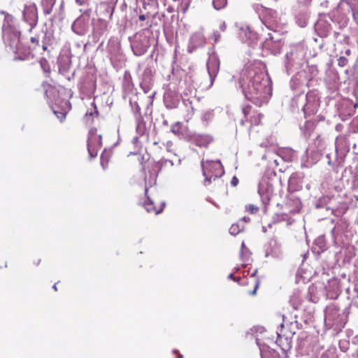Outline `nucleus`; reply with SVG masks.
I'll return each mask as SVG.
<instances>
[{
    "instance_id": "f257e3e1",
    "label": "nucleus",
    "mask_w": 358,
    "mask_h": 358,
    "mask_svg": "<svg viewBox=\"0 0 358 358\" xmlns=\"http://www.w3.org/2000/svg\"><path fill=\"white\" fill-rule=\"evenodd\" d=\"M248 101L261 106L272 93L271 80L261 68L248 69Z\"/></svg>"
},
{
    "instance_id": "f03ea898",
    "label": "nucleus",
    "mask_w": 358,
    "mask_h": 358,
    "mask_svg": "<svg viewBox=\"0 0 358 358\" xmlns=\"http://www.w3.org/2000/svg\"><path fill=\"white\" fill-rule=\"evenodd\" d=\"M201 166L203 174L205 176L204 185L206 186L224 173V168L220 161L202 162Z\"/></svg>"
},
{
    "instance_id": "7ed1b4c3",
    "label": "nucleus",
    "mask_w": 358,
    "mask_h": 358,
    "mask_svg": "<svg viewBox=\"0 0 358 358\" xmlns=\"http://www.w3.org/2000/svg\"><path fill=\"white\" fill-rule=\"evenodd\" d=\"M3 36L6 47L17 54L20 50V32L16 30L8 29L4 31Z\"/></svg>"
},
{
    "instance_id": "20e7f679",
    "label": "nucleus",
    "mask_w": 358,
    "mask_h": 358,
    "mask_svg": "<svg viewBox=\"0 0 358 358\" xmlns=\"http://www.w3.org/2000/svg\"><path fill=\"white\" fill-rule=\"evenodd\" d=\"M338 198V196H323L315 201V208H325L327 210H331L332 214L336 215V211L338 209V201H337Z\"/></svg>"
},
{
    "instance_id": "39448f33",
    "label": "nucleus",
    "mask_w": 358,
    "mask_h": 358,
    "mask_svg": "<svg viewBox=\"0 0 358 358\" xmlns=\"http://www.w3.org/2000/svg\"><path fill=\"white\" fill-rule=\"evenodd\" d=\"M101 146V136L97 135L96 129H92L87 139V150L90 155L94 157L97 155L98 148Z\"/></svg>"
},
{
    "instance_id": "423d86ee",
    "label": "nucleus",
    "mask_w": 358,
    "mask_h": 358,
    "mask_svg": "<svg viewBox=\"0 0 358 358\" xmlns=\"http://www.w3.org/2000/svg\"><path fill=\"white\" fill-rule=\"evenodd\" d=\"M306 103L302 106L305 115L314 114L318 106V99L317 98L316 93L313 91L308 92L306 95Z\"/></svg>"
},
{
    "instance_id": "0eeeda50",
    "label": "nucleus",
    "mask_w": 358,
    "mask_h": 358,
    "mask_svg": "<svg viewBox=\"0 0 358 358\" xmlns=\"http://www.w3.org/2000/svg\"><path fill=\"white\" fill-rule=\"evenodd\" d=\"M24 20L29 23L31 26L29 31L35 27L38 23V12L36 6L34 3H31L25 6L23 11Z\"/></svg>"
},
{
    "instance_id": "6e6552de",
    "label": "nucleus",
    "mask_w": 358,
    "mask_h": 358,
    "mask_svg": "<svg viewBox=\"0 0 358 358\" xmlns=\"http://www.w3.org/2000/svg\"><path fill=\"white\" fill-rule=\"evenodd\" d=\"M304 175L303 173H293L288 180V188L291 192L299 191L303 188Z\"/></svg>"
},
{
    "instance_id": "1a4fd4ad",
    "label": "nucleus",
    "mask_w": 358,
    "mask_h": 358,
    "mask_svg": "<svg viewBox=\"0 0 358 358\" xmlns=\"http://www.w3.org/2000/svg\"><path fill=\"white\" fill-rule=\"evenodd\" d=\"M258 192L264 204H268L273 192V185L263 180L259 184Z\"/></svg>"
},
{
    "instance_id": "9d476101",
    "label": "nucleus",
    "mask_w": 358,
    "mask_h": 358,
    "mask_svg": "<svg viewBox=\"0 0 358 358\" xmlns=\"http://www.w3.org/2000/svg\"><path fill=\"white\" fill-rule=\"evenodd\" d=\"M143 206L148 213L157 215L163 211L165 203L164 201H160L158 204H156L152 199L146 196V199L143 203Z\"/></svg>"
},
{
    "instance_id": "9b49d317",
    "label": "nucleus",
    "mask_w": 358,
    "mask_h": 358,
    "mask_svg": "<svg viewBox=\"0 0 358 358\" xmlns=\"http://www.w3.org/2000/svg\"><path fill=\"white\" fill-rule=\"evenodd\" d=\"M282 254L281 245L275 238H272L266 249V257H279Z\"/></svg>"
},
{
    "instance_id": "f8f14e48",
    "label": "nucleus",
    "mask_w": 358,
    "mask_h": 358,
    "mask_svg": "<svg viewBox=\"0 0 358 358\" xmlns=\"http://www.w3.org/2000/svg\"><path fill=\"white\" fill-rule=\"evenodd\" d=\"M327 296L330 299H336L341 294L339 282L337 279L332 278L328 280V285L325 287Z\"/></svg>"
},
{
    "instance_id": "ddd939ff",
    "label": "nucleus",
    "mask_w": 358,
    "mask_h": 358,
    "mask_svg": "<svg viewBox=\"0 0 358 358\" xmlns=\"http://www.w3.org/2000/svg\"><path fill=\"white\" fill-rule=\"evenodd\" d=\"M265 333L266 329L263 326L260 325L254 326L250 329V331L248 332V334L255 339V343L259 346V348H260L261 341L263 339Z\"/></svg>"
},
{
    "instance_id": "4468645a",
    "label": "nucleus",
    "mask_w": 358,
    "mask_h": 358,
    "mask_svg": "<svg viewBox=\"0 0 358 358\" xmlns=\"http://www.w3.org/2000/svg\"><path fill=\"white\" fill-rule=\"evenodd\" d=\"M286 57L288 64L293 66L294 64L301 61L303 57V50L301 48L296 47L293 48L287 53Z\"/></svg>"
},
{
    "instance_id": "2eb2a0df",
    "label": "nucleus",
    "mask_w": 358,
    "mask_h": 358,
    "mask_svg": "<svg viewBox=\"0 0 358 358\" xmlns=\"http://www.w3.org/2000/svg\"><path fill=\"white\" fill-rule=\"evenodd\" d=\"M43 87L44 89L45 96L48 99L54 101L59 96V91L56 87L49 83H44Z\"/></svg>"
},
{
    "instance_id": "dca6fc26",
    "label": "nucleus",
    "mask_w": 358,
    "mask_h": 358,
    "mask_svg": "<svg viewBox=\"0 0 358 358\" xmlns=\"http://www.w3.org/2000/svg\"><path fill=\"white\" fill-rule=\"evenodd\" d=\"M315 30L321 37H327L331 31L330 24L326 22H318L315 24Z\"/></svg>"
},
{
    "instance_id": "f3484780",
    "label": "nucleus",
    "mask_w": 358,
    "mask_h": 358,
    "mask_svg": "<svg viewBox=\"0 0 358 358\" xmlns=\"http://www.w3.org/2000/svg\"><path fill=\"white\" fill-rule=\"evenodd\" d=\"M296 22L301 27H305L307 24L309 19V13L307 9H304L302 10H300L296 15Z\"/></svg>"
},
{
    "instance_id": "a211bd4d",
    "label": "nucleus",
    "mask_w": 358,
    "mask_h": 358,
    "mask_svg": "<svg viewBox=\"0 0 358 358\" xmlns=\"http://www.w3.org/2000/svg\"><path fill=\"white\" fill-rule=\"evenodd\" d=\"M251 40V44L252 49L257 48L259 50L262 48V43H258V34L255 32H252L250 31V29L249 27H248V40Z\"/></svg>"
},
{
    "instance_id": "6ab92c4d",
    "label": "nucleus",
    "mask_w": 358,
    "mask_h": 358,
    "mask_svg": "<svg viewBox=\"0 0 358 358\" xmlns=\"http://www.w3.org/2000/svg\"><path fill=\"white\" fill-rule=\"evenodd\" d=\"M245 217H244L243 218V220L240 221L238 223L233 224L231 227L229 228V233L232 235H237L240 232L243 231L244 230V225L243 222H245Z\"/></svg>"
},
{
    "instance_id": "aec40b11",
    "label": "nucleus",
    "mask_w": 358,
    "mask_h": 358,
    "mask_svg": "<svg viewBox=\"0 0 358 358\" xmlns=\"http://www.w3.org/2000/svg\"><path fill=\"white\" fill-rule=\"evenodd\" d=\"M196 145L199 147H207L211 139L210 136L205 135H199L194 138Z\"/></svg>"
},
{
    "instance_id": "412c9836",
    "label": "nucleus",
    "mask_w": 358,
    "mask_h": 358,
    "mask_svg": "<svg viewBox=\"0 0 358 358\" xmlns=\"http://www.w3.org/2000/svg\"><path fill=\"white\" fill-rule=\"evenodd\" d=\"M336 315L339 316V309L334 308L329 309L327 317L329 318V320H334V324L341 325L343 323V322L341 320L336 318ZM345 323V322H343V324Z\"/></svg>"
},
{
    "instance_id": "4be33fe9",
    "label": "nucleus",
    "mask_w": 358,
    "mask_h": 358,
    "mask_svg": "<svg viewBox=\"0 0 358 358\" xmlns=\"http://www.w3.org/2000/svg\"><path fill=\"white\" fill-rule=\"evenodd\" d=\"M257 271V269H255L250 276V283L253 285V289L250 292V295H255L259 286L260 280L255 276Z\"/></svg>"
},
{
    "instance_id": "5701e85b",
    "label": "nucleus",
    "mask_w": 358,
    "mask_h": 358,
    "mask_svg": "<svg viewBox=\"0 0 358 358\" xmlns=\"http://www.w3.org/2000/svg\"><path fill=\"white\" fill-rule=\"evenodd\" d=\"M259 351L262 358H280L279 353L274 350H262L259 348Z\"/></svg>"
},
{
    "instance_id": "b1692460",
    "label": "nucleus",
    "mask_w": 358,
    "mask_h": 358,
    "mask_svg": "<svg viewBox=\"0 0 358 358\" xmlns=\"http://www.w3.org/2000/svg\"><path fill=\"white\" fill-rule=\"evenodd\" d=\"M54 5L55 0H42L44 14L46 15L50 14Z\"/></svg>"
},
{
    "instance_id": "393cba45",
    "label": "nucleus",
    "mask_w": 358,
    "mask_h": 358,
    "mask_svg": "<svg viewBox=\"0 0 358 358\" xmlns=\"http://www.w3.org/2000/svg\"><path fill=\"white\" fill-rule=\"evenodd\" d=\"M218 62L215 59H210L208 64V71L210 76L213 74L215 75L218 71Z\"/></svg>"
},
{
    "instance_id": "a878e982",
    "label": "nucleus",
    "mask_w": 358,
    "mask_h": 358,
    "mask_svg": "<svg viewBox=\"0 0 358 358\" xmlns=\"http://www.w3.org/2000/svg\"><path fill=\"white\" fill-rule=\"evenodd\" d=\"M315 245L319 248L317 253L323 252L326 249V240L324 236H320L315 240Z\"/></svg>"
},
{
    "instance_id": "bb28decb",
    "label": "nucleus",
    "mask_w": 358,
    "mask_h": 358,
    "mask_svg": "<svg viewBox=\"0 0 358 358\" xmlns=\"http://www.w3.org/2000/svg\"><path fill=\"white\" fill-rule=\"evenodd\" d=\"M39 64L41 65V69H43V71L45 73H50V71H51L50 66L48 61L45 58H44V57L41 58L39 60Z\"/></svg>"
},
{
    "instance_id": "cd10ccee",
    "label": "nucleus",
    "mask_w": 358,
    "mask_h": 358,
    "mask_svg": "<svg viewBox=\"0 0 358 358\" xmlns=\"http://www.w3.org/2000/svg\"><path fill=\"white\" fill-rule=\"evenodd\" d=\"M314 145L319 152H322L325 148L324 142L320 136H317L314 140Z\"/></svg>"
},
{
    "instance_id": "c85d7f7f",
    "label": "nucleus",
    "mask_w": 358,
    "mask_h": 358,
    "mask_svg": "<svg viewBox=\"0 0 358 358\" xmlns=\"http://www.w3.org/2000/svg\"><path fill=\"white\" fill-rule=\"evenodd\" d=\"M284 327V324L282 323L280 324V328L282 329ZM278 338H277V340H276V343L278 345H279L280 346L282 345L283 343H282V338L283 337H285V339L287 342V345H289V341H288V338L286 335L283 334L282 335V329H280V333L278 332ZM289 348V346H288Z\"/></svg>"
},
{
    "instance_id": "c756f323",
    "label": "nucleus",
    "mask_w": 358,
    "mask_h": 358,
    "mask_svg": "<svg viewBox=\"0 0 358 358\" xmlns=\"http://www.w3.org/2000/svg\"><path fill=\"white\" fill-rule=\"evenodd\" d=\"M345 2L350 6L353 15L358 13V0H344Z\"/></svg>"
},
{
    "instance_id": "7c9ffc66",
    "label": "nucleus",
    "mask_w": 358,
    "mask_h": 358,
    "mask_svg": "<svg viewBox=\"0 0 358 358\" xmlns=\"http://www.w3.org/2000/svg\"><path fill=\"white\" fill-rule=\"evenodd\" d=\"M227 4V0H213V5L216 10L224 8Z\"/></svg>"
},
{
    "instance_id": "2f4dec72",
    "label": "nucleus",
    "mask_w": 358,
    "mask_h": 358,
    "mask_svg": "<svg viewBox=\"0 0 358 358\" xmlns=\"http://www.w3.org/2000/svg\"><path fill=\"white\" fill-rule=\"evenodd\" d=\"M303 99H304V96L303 94H299V95L296 96L292 100V106L293 107L296 106L298 108L299 101L301 102V105L303 106Z\"/></svg>"
},
{
    "instance_id": "473e14b6",
    "label": "nucleus",
    "mask_w": 358,
    "mask_h": 358,
    "mask_svg": "<svg viewBox=\"0 0 358 358\" xmlns=\"http://www.w3.org/2000/svg\"><path fill=\"white\" fill-rule=\"evenodd\" d=\"M54 113L61 122H63L66 119L67 112L63 110L58 111L55 110Z\"/></svg>"
},
{
    "instance_id": "72a5a7b5",
    "label": "nucleus",
    "mask_w": 358,
    "mask_h": 358,
    "mask_svg": "<svg viewBox=\"0 0 358 358\" xmlns=\"http://www.w3.org/2000/svg\"><path fill=\"white\" fill-rule=\"evenodd\" d=\"M348 63V59L344 57V56H341L338 59V64L339 66L341 67H343V66H345Z\"/></svg>"
},
{
    "instance_id": "f704fd0d",
    "label": "nucleus",
    "mask_w": 358,
    "mask_h": 358,
    "mask_svg": "<svg viewBox=\"0 0 358 358\" xmlns=\"http://www.w3.org/2000/svg\"><path fill=\"white\" fill-rule=\"evenodd\" d=\"M31 43L33 44V49H36L39 46V37L38 36H32L30 38Z\"/></svg>"
},
{
    "instance_id": "c9c22d12",
    "label": "nucleus",
    "mask_w": 358,
    "mask_h": 358,
    "mask_svg": "<svg viewBox=\"0 0 358 358\" xmlns=\"http://www.w3.org/2000/svg\"><path fill=\"white\" fill-rule=\"evenodd\" d=\"M244 84H245L244 78H241L239 80V87L242 89V92H243V94L246 95V92H245V88H244Z\"/></svg>"
},
{
    "instance_id": "e433bc0d",
    "label": "nucleus",
    "mask_w": 358,
    "mask_h": 358,
    "mask_svg": "<svg viewBox=\"0 0 358 358\" xmlns=\"http://www.w3.org/2000/svg\"><path fill=\"white\" fill-rule=\"evenodd\" d=\"M31 56L33 57V55L31 54L30 52H29L24 57L18 56V57H15V59H20V60H24V59H29V57H31Z\"/></svg>"
},
{
    "instance_id": "4c0bfd02",
    "label": "nucleus",
    "mask_w": 358,
    "mask_h": 358,
    "mask_svg": "<svg viewBox=\"0 0 358 358\" xmlns=\"http://www.w3.org/2000/svg\"><path fill=\"white\" fill-rule=\"evenodd\" d=\"M180 127V123H177L174 125H173L172 128H171V131L174 133V134H177V133H179V129Z\"/></svg>"
},
{
    "instance_id": "58836bf2",
    "label": "nucleus",
    "mask_w": 358,
    "mask_h": 358,
    "mask_svg": "<svg viewBox=\"0 0 358 358\" xmlns=\"http://www.w3.org/2000/svg\"><path fill=\"white\" fill-rule=\"evenodd\" d=\"M141 87L145 93H148L150 91V87L149 85H146L145 83H143L141 84Z\"/></svg>"
},
{
    "instance_id": "ea45409f",
    "label": "nucleus",
    "mask_w": 358,
    "mask_h": 358,
    "mask_svg": "<svg viewBox=\"0 0 358 358\" xmlns=\"http://www.w3.org/2000/svg\"><path fill=\"white\" fill-rule=\"evenodd\" d=\"M249 210L251 213H256L259 210V208L255 206L254 205L249 206Z\"/></svg>"
},
{
    "instance_id": "a19ab883",
    "label": "nucleus",
    "mask_w": 358,
    "mask_h": 358,
    "mask_svg": "<svg viewBox=\"0 0 358 358\" xmlns=\"http://www.w3.org/2000/svg\"><path fill=\"white\" fill-rule=\"evenodd\" d=\"M238 183V179L236 176H234L231 179V184L232 186L236 187Z\"/></svg>"
},
{
    "instance_id": "79ce46f5",
    "label": "nucleus",
    "mask_w": 358,
    "mask_h": 358,
    "mask_svg": "<svg viewBox=\"0 0 358 358\" xmlns=\"http://www.w3.org/2000/svg\"><path fill=\"white\" fill-rule=\"evenodd\" d=\"M229 278L234 279V280L239 282V280L241 279L240 276H235L234 277V274L231 273L229 275Z\"/></svg>"
},
{
    "instance_id": "37998d69",
    "label": "nucleus",
    "mask_w": 358,
    "mask_h": 358,
    "mask_svg": "<svg viewBox=\"0 0 358 358\" xmlns=\"http://www.w3.org/2000/svg\"><path fill=\"white\" fill-rule=\"evenodd\" d=\"M157 170H158V165L157 164L153 165L152 171L155 172L154 179H155V178L157 177Z\"/></svg>"
},
{
    "instance_id": "c03bdc74",
    "label": "nucleus",
    "mask_w": 358,
    "mask_h": 358,
    "mask_svg": "<svg viewBox=\"0 0 358 358\" xmlns=\"http://www.w3.org/2000/svg\"><path fill=\"white\" fill-rule=\"evenodd\" d=\"M88 0H76V3L80 6H83L87 3Z\"/></svg>"
},
{
    "instance_id": "a18cd8bd",
    "label": "nucleus",
    "mask_w": 358,
    "mask_h": 358,
    "mask_svg": "<svg viewBox=\"0 0 358 358\" xmlns=\"http://www.w3.org/2000/svg\"><path fill=\"white\" fill-rule=\"evenodd\" d=\"M312 0H302L301 3L304 5V6H308L310 4V3L311 2Z\"/></svg>"
},
{
    "instance_id": "49530a36",
    "label": "nucleus",
    "mask_w": 358,
    "mask_h": 358,
    "mask_svg": "<svg viewBox=\"0 0 358 358\" xmlns=\"http://www.w3.org/2000/svg\"><path fill=\"white\" fill-rule=\"evenodd\" d=\"M214 36H215V42H217L218 41L219 38L220 37V35L215 33Z\"/></svg>"
},
{
    "instance_id": "de8ad7c7",
    "label": "nucleus",
    "mask_w": 358,
    "mask_h": 358,
    "mask_svg": "<svg viewBox=\"0 0 358 358\" xmlns=\"http://www.w3.org/2000/svg\"><path fill=\"white\" fill-rule=\"evenodd\" d=\"M145 19H146V16L145 15H141L139 16V20L141 21H144V20H145Z\"/></svg>"
},
{
    "instance_id": "09e8293b",
    "label": "nucleus",
    "mask_w": 358,
    "mask_h": 358,
    "mask_svg": "<svg viewBox=\"0 0 358 358\" xmlns=\"http://www.w3.org/2000/svg\"><path fill=\"white\" fill-rule=\"evenodd\" d=\"M40 262H41V259H37L36 261H34V264L36 265V266H38L40 264Z\"/></svg>"
},
{
    "instance_id": "8fccbe9b",
    "label": "nucleus",
    "mask_w": 358,
    "mask_h": 358,
    "mask_svg": "<svg viewBox=\"0 0 358 358\" xmlns=\"http://www.w3.org/2000/svg\"><path fill=\"white\" fill-rule=\"evenodd\" d=\"M345 53L346 55L348 56V55H350L351 50L350 49H348V50H345Z\"/></svg>"
},
{
    "instance_id": "3c124183",
    "label": "nucleus",
    "mask_w": 358,
    "mask_h": 358,
    "mask_svg": "<svg viewBox=\"0 0 358 358\" xmlns=\"http://www.w3.org/2000/svg\"><path fill=\"white\" fill-rule=\"evenodd\" d=\"M245 247V243L244 241L242 242V244H241V252H243V248Z\"/></svg>"
},
{
    "instance_id": "603ef678",
    "label": "nucleus",
    "mask_w": 358,
    "mask_h": 358,
    "mask_svg": "<svg viewBox=\"0 0 358 358\" xmlns=\"http://www.w3.org/2000/svg\"><path fill=\"white\" fill-rule=\"evenodd\" d=\"M269 39L271 40V41H278V40H275L274 37L273 36H269Z\"/></svg>"
},
{
    "instance_id": "864d4df0",
    "label": "nucleus",
    "mask_w": 358,
    "mask_h": 358,
    "mask_svg": "<svg viewBox=\"0 0 358 358\" xmlns=\"http://www.w3.org/2000/svg\"><path fill=\"white\" fill-rule=\"evenodd\" d=\"M43 50L44 51H46V50H48V47H47V45H43Z\"/></svg>"
},
{
    "instance_id": "5fc2aeb1",
    "label": "nucleus",
    "mask_w": 358,
    "mask_h": 358,
    "mask_svg": "<svg viewBox=\"0 0 358 358\" xmlns=\"http://www.w3.org/2000/svg\"><path fill=\"white\" fill-rule=\"evenodd\" d=\"M53 289L57 291V283H55L54 285H53Z\"/></svg>"
},
{
    "instance_id": "6e6d98bb",
    "label": "nucleus",
    "mask_w": 358,
    "mask_h": 358,
    "mask_svg": "<svg viewBox=\"0 0 358 358\" xmlns=\"http://www.w3.org/2000/svg\"><path fill=\"white\" fill-rule=\"evenodd\" d=\"M242 110H243V113L246 115V110H245V108H242Z\"/></svg>"
},
{
    "instance_id": "4d7b16f0",
    "label": "nucleus",
    "mask_w": 358,
    "mask_h": 358,
    "mask_svg": "<svg viewBox=\"0 0 358 358\" xmlns=\"http://www.w3.org/2000/svg\"><path fill=\"white\" fill-rule=\"evenodd\" d=\"M273 162L276 164V166L278 165V162L277 159H274Z\"/></svg>"
},
{
    "instance_id": "13d9d810",
    "label": "nucleus",
    "mask_w": 358,
    "mask_h": 358,
    "mask_svg": "<svg viewBox=\"0 0 358 358\" xmlns=\"http://www.w3.org/2000/svg\"><path fill=\"white\" fill-rule=\"evenodd\" d=\"M177 358H182V355L178 354V357H177Z\"/></svg>"
},
{
    "instance_id": "bf43d9fd",
    "label": "nucleus",
    "mask_w": 358,
    "mask_h": 358,
    "mask_svg": "<svg viewBox=\"0 0 358 358\" xmlns=\"http://www.w3.org/2000/svg\"><path fill=\"white\" fill-rule=\"evenodd\" d=\"M354 107H355V108L358 107V103H356L355 104Z\"/></svg>"
},
{
    "instance_id": "052dcab7",
    "label": "nucleus",
    "mask_w": 358,
    "mask_h": 358,
    "mask_svg": "<svg viewBox=\"0 0 358 358\" xmlns=\"http://www.w3.org/2000/svg\"><path fill=\"white\" fill-rule=\"evenodd\" d=\"M341 350H342L343 352H345V351L346 350V349H345V348H343V347H341Z\"/></svg>"
},
{
    "instance_id": "680f3d73",
    "label": "nucleus",
    "mask_w": 358,
    "mask_h": 358,
    "mask_svg": "<svg viewBox=\"0 0 358 358\" xmlns=\"http://www.w3.org/2000/svg\"><path fill=\"white\" fill-rule=\"evenodd\" d=\"M173 352L176 354H178V352L177 350H173Z\"/></svg>"
},
{
    "instance_id": "e2e57ef3",
    "label": "nucleus",
    "mask_w": 358,
    "mask_h": 358,
    "mask_svg": "<svg viewBox=\"0 0 358 358\" xmlns=\"http://www.w3.org/2000/svg\"><path fill=\"white\" fill-rule=\"evenodd\" d=\"M265 158H266V155H264L262 156V159H265Z\"/></svg>"
},
{
    "instance_id": "0e129e2a",
    "label": "nucleus",
    "mask_w": 358,
    "mask_h": 358,
    "mask_svg": "<svg viewBox=\"0 0 358 358\" xmlns=\"http://www.w3.org/2000/svg\"><path fill=\"white\" fill-rule=\"evenodd\" d=\"M101 159L103 160V157H101ZM101 164L103 166V162H101Z\"/></svg>"
},
{
    "instance_id": "69168bd1",
    "label": "nucleus",
    "mask_w": 358,
    "mask_h": 358,
    "mask_svg": "<svg viewBox=\"0 0 358 358\" xmlns=\"http://www.w3.org/2000/svg\"><path fill=\"white\" fill-rule=\"evenodd\" d=\"M145 194H147V192H148V189H145Z\"/></svg>"
}]
</instances>
